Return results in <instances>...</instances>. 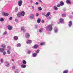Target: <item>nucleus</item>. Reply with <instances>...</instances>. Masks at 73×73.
Wrapping results in <instances>:
<instances>
[{
  "label": "nucleus",
  "mask_w": 73,
  "mask_h": 73,
  "mask_svg": "<svg viewBox=\"0 0 73 73\" xmlns=\"http://www.w3.org/2000/svg\"><path fill=\"white\" fill-rule=\"evenodd\" d=\"M46 30H49L50 31H52V29H53V28L52 27V25H49L46 27Z\"/></svg>",
  "instance_id": "obj_1"
},
{
  "label": "nucleus",
  "mask_w": 73,
  "mask_h": 73,
  "mask_svg": "<svg viewBox=\"0 0 73 73\" xmlns=\"http://www.w3.org/2000/svg\"><path fill=\"white\" fill-rule=\"evenodd\" d=\"M58 28L57 27H55L54 28V32L55 33H57L58 32Z\"/></svg>",
  "instance_id": "obj_4"
},
{
  "label": "nucleus",
  "mask_w": 73,
  "mask_h": 73,
  "mask_svg": "<svg viewBox=\"0 0 73 73\" xmlns=\"http://www.w3.org/2000/svg\"><path fill=\"white\" fill-rule=\"evenodd\" d=\"M15 73H17L19 72V70L17 69L15 70Z\"/></svg>",
  "instance_id": "obj_41"
},
{
  "label": "nucleus",
  "mask_w": 73,
  "mask_h": 73,
  "mask_svg": "<svg viewBox=\"0 0 73 73\" xmlns=\"http://www.w3.org/2000/svg\"><path fill=\"white\" fill-rule=\"evenodd\" d=\"M45 44V43L44 42H41L40 44V45H44Z\"/></svg>",
  "instance_id": "obj_36"
},
{
  "label": "nucleus",
  "mask_w": 73,
  "mask_h": 73,
  "mask_svg": "<svg viewBox=\"0 0 73 73\" xmlns=\"http://www.w3.org/2000/svg\"><path fill=\"white\" fill-rule=\"evenodd\" d=\"M38 27V26H37V25H35V28H37Z\"/></svg>",
  "instance_id": "obj_43"
},
{
  "label": "nucleus",
  "mask_w": 73,
  "mask_h": 73,
  "mask_svg": "<svg viewBox=\"0 0 73 73\" xmlns=\"http://www.w3.org/2000/svg\"><path fill=\"white\" fill-rule=\"evenodd\" d=\"M1 65V63H0V66Z\"/></svg>",
  "instance_id": "obj_57"
},
{
  "label": "nucleus",
  "mask_w": 73,
  "mask_h": 73,
  "mask_svg": "<svg viewBox=\"0 0 73 73\" xmlns=\"http://www.w3.org/2000/svg\"><path fill=\"white\" fill-rule=\"evenodd\" d=\"M7 31H5L3 33V35L4 36H5V35H7Z\"/></svg>",
  "instance_id": "obj_33"
},
{
  "label": "nucleus",
  "mask_w": 73,
  "mask_h": 73,
  "mask_svg": "<svg viewBox=\"0 0 73 73\" xmlns=\"http://www.w3.org/2000/svg\"><path fill=\"white\" fill-rule=\"evenodd\" d=\"M66 3L67 4H70L72 3V2L69 0H67L66 1Z\"/></svg>",
  "instance_id": "obj_15"
},
{
  "label": "nucleus",
  "mask_w": 73,
  "mask_h": 73,
  "mask_svg": "<svg viewBox=\"0 0 73 73\" xmlns=\"http://www.w3.org/2000/svg\"><path fill=\"white\" fill-rule=\"evenodd\" d=\"M19 9H18V8L16 7L15 8V12H17L18 11V10Z\"/></svg>",
  "instance_id": "obj_29"
},
{
  "label": "nucleus",
  "mask_w": 73,
  "mask_h": 73,
  "mask_svg": "<svg viewBox=\"0 0 73 73\" xmlns=\"http://www.w3.org/2000/svg\"><path fill=\"white\" fill-rule=\"evenodd\" d=\"M21 30L23 31L24 32H25L26 30H25V28H24V27H22L21 28Z\"/></svg>",
  "instance_id": "obj_11"
},
{
  "label": "nucleus",
  "mask_w": 73,
  "mask_h": 73,
  "mask_svg": "<svg viewBox=\"0 0 73 73\" xmlns=\"http://www.w3.org/2000/svg\"><path fill=\"white\" fill-rule=\"evenodd\" d=\"M66 9L65 8H64V9H63V11H66Z\"/></svg>",
  "instance_id": "obj_51"
},
{
  "label": "nucleus",
  "mask_w": 73,
  "mask_h": 73,
  "mask_svg": "<svg viewBox=\"0 0 73 73\" xmlns=\"http://www.w3.org/2000/svg\"><path fill=\"white\" fill-rule=\"evenodd\" d=\"M12 61H14V59H12Z\"/></svg>",
  "instance_id": "obj_55"
},
{
  "label": "nucleus",
  "mask_w": 73,
  "mask_h": 73,
  "mask_svg": "<svg viewBox=\"0 0 73 73\" xmlns=\"http://www.w3.org/2000/svg\"><path fill=\"white\" fill-rule=\"evenodd\" d=\"M32 9H34V7L32 6Z\"/></svg>",
  "instance_id": "obj_53"
},
{
  "label": "nucleus",
  "mask_w": 73,
  "mask_h": 73,
  "mask_svg": "<svg viewBox=\"0 0 73 73\" xmlns=\"http://www.w3.org/2000/svg\"><path fill=\"white\" fill-rule=\"evenodd\" d=\"M66 16V14H62V16L63 17H65Z\"/></svg>",
  "instance_id": "obj_37"
},
{
  "label": "nucleus",
  "mask_w": 73,
  "mask_h": 73,
  "mask_svg": "<svg viewBox=\"0 0 73 73\" xmlns=\"http://www.w3.org/2000/svg\"><path fill=\"white\" fill-rule=\"evenodd\" d=\"M64 23V19L62 18H61L60 19V22L58 23V24H59L60 23Z\"/></svg>",
  "instance_id": "obj_3"
},
{
  "label": "nucleus",
  "mask_w": 73,
  "mask_h": 73,
  "mask_svg": "<svg viewBox=\"0 0 73 73\" xmlns=\"http://www.w3.org/2000/svg\"><path fill=\"white\" fill-rule=\"evenodd\" d=\"M21 46V44L20 43H18L17 44V47H20Z\"/></svg>",
  "instance_id": "obj_26"
},
{
  "label": "nucleus",
  "mask_w": 73,
  "mask_h": 73,
  "mask_svg": "<svg viewBox=\"0 0 73 73\" xmlns=\"http://www.w3.org/2000/svg\"><path fill=\"white\" fill-rule=\"evenodd\" d=\"M1 46L2 48H5V47H6V45H5V44H2L1 45Z\"/></svg>",
  "instance_id": "obj_22"
},
{
  "label": "nucleus",
  "mask_w": 73,
  "mask_h": 73,
  "mask_svg": "<svg viewBox=\"0 0 73 73\" xmlns=\"http://www.w3.org/2000/svg\"><path fill=\"white\" fill-rule=\"evenodd\" d=\"M35 4H36V5H38V2H36V3H35Z\"/></svg>",
  "instance_id": "obj_49"
},
{
  "label": "nucleus",
  "mask_w": 73,
  "mask_h": 73,
  "mask_svg": "<svg viewBox=\"0 0 73 73\" xmlns=\"http://www.w3.org/2000/svg\"><path fill=\"white\" fill-rule=\"evenodd\" d=\"M21 13H19L17 14V17H21Z\"/></svg>",
  "instance_id": "obj_19"
},
{
  "label": "nucleus",
  "mask_w": 73,
  "mask_h": 73,
  "mask_svg": "<svg viewBox=\"0 0 73 73\" xmlns=\"http://www.w3.org/2000/svg\"><path fill=\"white\" fill-rule=\"evenodd\" d=\"M30 19H33L34 18V15L32 14L30 16Z\"/></svg>",
  "instance_id": "obj_10"
},
{
  "label": "nucleus",
  "mask_w": 73,
  "mask_h": 73,
  "mask_svg": "<svg viewBox=\"0 0 73 73\" xmlns=\"http://www.w3.org/2000/svg\"><path fill=\"white\" fill-rule=\"evenodd\" d=\"M6 66H7V67H9V66H10V64H9V63L6 62Z\"/></svg>",
  "instance_id": "obj_21"
},
{
  "label": "nucleus",
  "mask_w": 73,
  "mask_h": 73,
  "mask_svg": "<svg viewBox=\"0 0 73 73\" xmlns=\"http://www.w3.org/2000/svg\"><path fill=\"white\" fill-rule=\"evenodd\" d=\"M7 49L8 50H10L11 49V47L10 46H8L7 47Z\"/></svg>",
  "instance_id": "obj_34"
},
{
  "label": "nucleus",
  "mask_w": 73,
  "mask_h": 73,
  "mask_svg": "<svg viewBox=\"0 0 73 73\" xmlns=\"http://www.w3.org/2000/svg\"><path fill=\"white\" fill-rule=\"evenodd\" d=\"M30 3H33V1L32 0H31L30 1Z\"/></svg>",
  "instance_id": "obj_52"
},
{
  "label": "nucleus",
  "mask_w": 73,
  "mask_h": 73,
  "mask_svg": "<svg viewBox=\"0 0 73 73\" xmlns=\"http://www.w3.org/2000/svg\"><path fill=\"white\" fill-rule=\"evenodd\" d=\"M1 63H3V59H1Z\"/></svg>",
  "instance_id": "obj_40"
},
{
  "label": "nucleus",
  "mask_w": 73,
  "mask_h": 73,
  "mask_svg": "<svg viewBox=\"0 0 73 73\" xmlns=\"http://www.w3.org/2000/svg\"><path fill=\"white\" fill-rule=\"evenodd\" d=\"M31 51H28L27 52V53H28V54H30V53H31Z\"/></svg>",
  "instance_id": "obj_44"
},
{
  "label": "nucleus",
  "mask_w": 73,
  "mask_h": 73,
  "mask_svg": "<svg viewBox=\"0 0 73 73\" xmlns=\"http://www.w3.org/2000/svg\"><path fill=\"white\" fill-rule=\"evenodd\" d=\"M27 44H31V43H32V41L31 40H29L27 41Z\"/></svg>",
  "instance_id": "obj_18"
},
{
  "label": "nucleus",
  "mask_w": 73,
  "mask_h": 73,
  "mask_svg": "<svg viewBox=\"0 0 73 73\" xmlns=\"http://www.w3.org/2000/svg\"><path fill=\"white\" fill-rule=\"evenodd\" d=\"M64 4V2L62 1H61L60 2V5L61 6H63Z\"/></svg>",
  "instance_id": "obj_16"
},
{
  "label": "nucleus",
  "mask_w": 73,
  "mask_h": 73,
  "mask_svg": "<svg viewBox=\"0 0 73 73\" xmlns=\"http://www.w3.org/2000/svg\"><path fill=\"white\" fill-rule=\"evenodd\" d=\"M15 21H16V22H17L18 21V19H17V18H16L15 19Z\"/></svg>",
  "instance_id": "obj_45"
},
{
  "label": "nucleus",
  "mask_w": 73,
  "mask_h": 73,
  "mask_svg": "<svg viewBox=\"0 0 73 73\" xmlns=\"http://www.w3.org/2000/svg\"><path fill=\"white\" fill-rule=\"evenodd\" d=\"M38 1H40V3L42 2V1L41 0H39Z\"/></svg>",
  "instance_id": "obj_54"
},
{
  "label": "nucleus",
  "mask_w": 73,
  "mask_h": 73,
  "mask_svg": "<svg viewBox=\"0 0 73 73\" xmlns=\"http://www.w3.org/2000/svg\"><path fill=\"white\" fill-rule=\"evenodd\" d=\"M39 32V33H41V32H42V29H39V31H38Z\"/></svg>",
  "instance_id": "obj_30"
},
{
  "label": "nucleus",
  "mask_w": 73,
  "mask_h": 73,
  "mask_svg": "<svg viewBox=\"0 0 73 73\" xmlns=\"http://www.w3.org/2000/svg\"><path fill=\"white\" fill-rule=\"evenodd\" d=\"M15 68H16V67H15V66H13L12 67V69H15Z\"/></svg>",
  "instance_id": "obj_47"
},
{
  "label": "nucleus",
  "mask_w": 73,
  "mask_h": 73,
  "mask_svg": "<svg viewBox=\"0 0 73 73\" xmlns=\"http://www.w3.org/2000/svg\"><path fill=\"white\" fill-rule=\"evenodd\" d=\"M40 52V50L39 49H38L37 50H36V54H38L39 53V52Z\"/></svg>",
  "instance_id": "obj_28"
},
{
  "label": "nucleus",
  "mask_w": 73,
  "mask_h": 73,
  "mask_svg": "<svg viewBox=\"0 0 73 73\" xmlns=\"http://www.w3.org/2000/svg\"><path fill=\"white\" fill-rule=\"evenodd\" d=\"M2 15L3 16H8L9 15V14H8V13H2Z\"/></svg>",
  "instance_id": "obj_6"
},
{
  "label": "nucleus",
  "mask_w": 73,
  "mask_h": 73,
  "mask_svg": "<svg viewBox=\"0 0 73 73\" xmlns=\"http://www.w3.org/2000/svg\"><path fill=\"white\" fill-rule=\"evenodd\" d=\"M7 28L9 30H10V31H11V30L12 29V28H13V27L11 26L8 25L7 26Z\"/></svg>",
  "instance_id": "obj_5"
},
{
  "label": "nucleus",
  "mask_w": 73,
  "mask_h": 73,
  "mask_svg": "<svg viewBox=\"0 0 73 73\" xmlns=\"http://www.w3.org/2000/svg\"><path fill=\"white\" fill-rule=\"evenodd\" d=\"M25 37L26 38H29V34L28 33H26L25 35Z\"/></svg>",
  "instance_id": "obj_8"
},
{
  "label": "nucleus",
  "mask_w": 73,
  "mask_h": 73,
  "mask_svg": "<svg viewBox=\"0 0 73 73\" xmlns=\"http://www.w3.org/2000/svg\"><path fill=\"white\" fill-rule=\"evenodd\" d=\"M60 5H61L60 4H58L57 5V7H60Z\"/></svg>",
  "instance_id": "obj_46"
},
{
  "label": "nucleus",
  "mask_w": 73,
  "mask_h": 73,
  "mask_svg": "<svg viewBox=\"0 0 73 73\" xmlns=\"http://www.w3.org/2000/svg\"><path fill=\"white\" fill-rule=\"evenodd\" d=\"M6 53V52L5 51L3 52V55H5Z\"/></svg>",
  "instance_id": "obj_39"
},
{
  "label": "nucleus",
  "mask_w": 73,
  "mask_h": 73,
  "mask_svg": "<svg viewBox=\"0 0 73 73\" xmlns=\"http://www.w3.org/2000/svg\"><path fill=\"white\" fill-rule=\"evenodd\" d=\"M37 55V54L36 53H34L33 54V57H36V56Z\"/></svg>",
  "instance_id": "obj_20"
},
{
  "label": "nucleus",
  "mask_w": 73,
  "mask_h": 73,
  "mask_svg": "<svg viewBox=\"0 0 73 73\" xmlns=\"http://www.w3.org/2000/svg\"><path fill=\"white\" fill-rule=\"evenodd\" d=\"M13 38L15 40H18V38L17 36H14L13 37Z\"/></svg>",
  "instance_id": "obj_12"
},
{
  "label": "nucleus",
  "mask_w": 73,
  "mask_h": 73,
  "mask_svg": "<svg viewBox=\"0 0 73 73\" xmlns=\"http://www.w3.org/2000/svg\"><path fill=\"white\" fill-rule=\"evenodd\" d=\"M38 13H37L36 14V16H38L39 15Z\"/></svg>",
  "instance_id": "obj_48"
},
{
  "label": "nucleus",
  "mask_w": 73,
  "mask_h": 73,
  "mask_svg": "<svg viewBox=\"0 0 73 73\" xmlns=\"http://www.w3.org/2000/svg\"><path fill=\"white\" fill-rule=\"evenodd\" d=\"M41 22L42 23H44V20H42L41 21Z\"/></svg>",
  "instance_id": "obj_50"
},
{
  "label": "nucleus",
  "mask_w": 73,
  "mask_h": 73,
  "mask_svg": "<svg viewBox=\"0 0 73 73\" xmlns=\"http://www.w3.org/2000/svg\"><path fill=\"white\" fill-rule=\"evenodd\" d=\"M7 52L8 53V54H11V52L10 51H9V50H7Z\"/></svg>",
  "instance_id": "obj_38"
},
{
  "label": "nucleus",
  "mask_w": 73,
  "mask_h": 73,
  "mask_svg": "<svg viewBox=\"0 0 73 73\" xmlns=\"http://www.w3.org/2000/svg\"><path fill=\"white\" fill-rule=\"evenodd\" d=\"M21 16H24L25 15V12L23 11H21Z\"/></svg>",
  "instance_id": "obj_9"
},
{
  "label": "nucleus",
  "mask_w": 73,
  "mask_h": 73,
  "mask_svg": "<svg viewBox=\"0 0 73 73\" xmlns=\"http://www.w3.org/2000/svg\"><path fill=\"white\" fill-rule=\"evenodd\" d=\"M38 9L39 10V11H42V8L40 7H38Z\"/></svg>",
  "instance_id": "obj_35"
},
{
  "label": "nucleus",
  "mask_w": 73,
  "mask_h": 73,
  "mask_svg": "<svg viewBox=\"0 0 73 73\" xmlns=\"http://www.w3.org/2000/svg\"><path fill=\"white\" fill-rule=\"evenodd\" d=\"M26 66H27L25 64H22L21 65V67L22 68H25Z\"/></svg>",
  "instance_id": "obj_13"
},
{
  "label": "nucleus",
  "mask_w": 73,
  "mask_h": 73,
  "mask_svg": "<svg viewBox=\"0 0 73 73\" xmlns=\"http://www.w3.org/2000/svg\"><path fill=\"white\" fill-rule=\"evenodd\" d=\"M9 19L10 20H12V17H10Z\"/></svg>",
  "instance_id": "obj_42"
},
{
  "label": "nucleus",
  "mask_w": 73,
  "mask_h": 73,
  "mask_svg": "<svg viewBox=\"0 0 73 73\" xmlns=\"http://www.w3.org/2000/svg\"><path fill=\"white\" fill-rule=\"evenodd\" d=\"M18 5L19 6L21 7L22 5V0H19L18 2Z\"/></svg>",
  "instance_id": "obj_2"
},
{
  "label": "nucleus",
  "mask_w": 73,
  "mask_h": 73,
  "mask_svg": "<svg viewBox=\"0 0 73 73\" xmlns=\"http://www.w3.org/2000/svg\"><path fill=\"white\" fill-rule=\"evenodd\" d=\"M38 47V45H37V44H35L33 46V48L36 49V48H37Z\"/></svg>",
  "instance_id": "obj_23"
},
{
  "label": "nucleus",
  "mask_w": 73,
  "mask_h": 73,
  "mask_svg": "<svg viewBox=\"0 0 73 73\" xmlns=\"http://www.w3.org/2000/svg\"><path fill=\"white\" fill-rule=\"evenodd\" d=\"M4 19L3 18H1L0 19V21H1V22H3L4 21Z\"/></svg>",
  "instance_id": "obj_32"
},
{
  "label": "nucleus",
  "mask_w": 73,
  "mask_h": 73,
  "mask_svg": "<svg viewBox=\"0 0 73 73\" xmlns=\"http://www.w3.org/2000/svg\"><path fill=\"white\" fill-rule=\"evenodd\" d=\"M68 73V70H66L63 71V73Z\"/></svg>",
  "instance_id": "obj_31"
},
{
  "label": "nucleus",
  "mask_w": 73,
  "mask_h": 73,
  "mask_svg": "<svg viewBox=\"0 0 73 73\" xmlns=\"http://www.w3.org/2000/svg\"><path fill=\"white\" fill-rule=\"evenodd\" d=\"M22 62L23 64H27V62L25 60H23L22 61Z\"/></svg>",
  "instance_id": "obj_25"
},
{
  "label": "nucleus",
  "mask_w": 73,
  "mask_h": 73,
  "mask_svg": "<svg viewBox=\"0 0 73 73\" xmlns=\"http://www.w3.org/2000/svg\"><path fill=\"white\" fill-rule=\"evenodd\" d=\"M15 57V55H14V56H13V58H14V57Z\"/></svg>",
  "instance_id": "obj_56"
},
{
  "label": "nucleus",
  "mask_w": 73,
  "mask_h": 73,
  "mask_svg": "<svg viewBox=\"0 0 73 73\" xmlns=\"http://www.w3.org/2000/svg\"><path fill=\"white\" fill-rule=\"evenodd\" d=\"M54 10H55V11H56L58 9V8L57 7H56V6H54Z\"/></svg>",
  "instance_id": "obj_27"
},
{
  "label": "nucleus",
  "mask_w": 73,
  "mask_h": 73,
  "mask_svg": "<svg viewBox=\"0 0 73 73\" xmlns=\"http://www.w3.org/2000/svg\"><path fill=\"white\" fill-rule=\"evenodd\" d=\"M4 50V48H0V51L1 53H2L3 52Z\"/></svg>",
  "instance_id": "obj_14"
},
{
  "label": "nucleus",
  "mask_w": 73,
  "mask_h": 73,
  "mask_svg": "<svg viewBox=\"0 0 73 73\" xmlns=\"http://www.w3.org/2000/svg\"><path fill=\"white\" fill-rule=\"evenodd\" d=\"M37 22L38 23H40V22H41V19L40 18L38 19L37 20Z\"/></svg>",
  "instance_id": "obj_24"
},
{
  "label": "nucleus",
  "mask_w": 73,
  "mask_h": 73,
  "mask_svg": "<svg viewBox=\"0 0 73 73\" xmlns=\"http://www.w3.org/2000/svg\"><path fill=\"white\" fill-rule=\"evenodd\" d=\"M68 25L69 27H72V21H70L69 22Z\"/></svg>",
  "instance_id": "obj_7"
},
{
  "label": "nucleus",
  "mask_w": 73,
  "mask_h": 73,
  "mask_svg": "<svg viewBox=\"0 0 73 73\" xmlns=\"http://www.w3.org/2000/svg\"><path fill=\"white\" fill-rule=\"evenodd\" d=\"M50 15V12H48L47 14L45 15L46 17H49V15Z\"/></svg>",
  "instance_id": "obj_17"
}]
</instances>
